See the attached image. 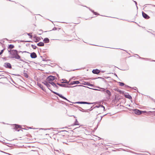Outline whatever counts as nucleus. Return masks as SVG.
Listing matches in <instances>:
<instances>
[{
	"mask_svg": "<svg viewBox=\"0 0 155 155\" xmlns=\"http://www.w3.org/2000/svg\"><path fill=\"white\" fill-rule=\"evenodd\" d=\"M11 54L12 55V56L10 57L11 58H15L20 60L21 61L23 62H25V61L21 58V56L18 54V51L17 50H12V52Z\"/></svg>",
	"mask_w": 155,
	"mask_h": 155,
	"instance_id": "f257e3e1",
	"label": "nucleus"
},
{
	"mask_svg": "<svg viewBox=\"0 0 155 155\" xmlns=\"http://www.w3.org/2000/svg\"><path fill=\"white\" fill-rule=\"evenodd\" d=\"M56 79V78L55 76L50 75L47 78L46 80L48 82H51L52 81H53Z\"/></svg>",
	"mask_w": 155,
	"mask_h": 155,
	"instance_id": "f03ea898",
	"label": "nucleus"
},
{
	"mask_svg": "<svg viewBox=\"0 0 155 155\" xmlns=\"http://www.w3.org/2000/svg\"><path fill=\"white\" fill-rule=\"evenodd\" d=\"M57 84L59 86H61V87H73V86H71V87L68 86V85H66V84H60L58 83H57ZM79 86H82V85H76V86H74V87Z\"/></svg>",
	"mask_w": 155,
	"mask_h": 155,
	"instance_id": "7ed1b4c3",
	"label": "nucleus"
},
{
	"mask_svg": "<svg viewBox=\"0 0 155 155\" xmlns=\"http://www.w3.org/2000/svg\"><path fill=\"white\" fill-rule=\"evenodd\" d=\"M53 93L57 95L58 96L60 97L63 98V99H64L65 100H67L68 101L71 102L69 100H68V99H67L65 97L63 96L61 94H59V93H57L56 92H55V91H52Z\"/></svg>",
	"mask_w": 155,
	"mask_h": 155,
	"instance_id": "20e7f679",
	"label": "nucleus"
},
{
	"mask_svg": "<svg viewBox=\"0 0 155 155\" xmlns=\"http://www.w3.org/2000/svg\"><path fill=\"white\" fill-rule=\"evenodd\" d=\"M133 111L134 112V113L136 114L140 115L142 113V111L137 109H133Z\"/></svg>",
	"mask_w": 155,
	"mask_h": 155,
	"instance_id": "39448f33",
	"label": "nucleus"
},
{
	"mask_svg": "<svg viewBox=\"0 0 155 155\" xmlns=\"http://www.w3.org/2000/svg\"><path fill=\"white\" fill-rule=\"evenodd\" d=\"M3 66L7 68L11 69L12 68L11 64L8 62H5L4 63Z\"/></svg>",
	"mask_w": 155,
	"mask_h": 155,
	"instance_id": "423d86ee",
	"label": "nucleus"
},
{
	"mask_svg": "<svg viewBox=\"0 0 155 155\" xmlns=\"http://www.w3.org/2000/svg\"><path fill=\"white\" fill-rule=\"evenodd\" d=\"M75 104H92L94 103H90L87 102L85 101H78L74 103Z\"/></svg>",
	"mask_w": 155,
	"mask_h": 155,
	"instance_id": "0eeeda50",
	"label": "nucleus"
},
{
	"mask_svg": "<svg viewBox=\"0 0 155 155\" xmlns=\"http://www.w3.org/2000/svg\"><path fill=\"white\" fill-rule=\"evenodd\" d=\"M14 125V127L13 128L16 131H19L20 130L18 129L20 128H21V126L19 125L16 124H15Z\"/></svg>",
	"mask_w": 155,
	"mask_h": 155,
	"instance_id": "6e6552de",
	"label": "nucleus"
},
{
	"mask_svg": "<svg viewBox=\"0 0 155 155\" xmlns=\"http://www.w3.org/2000/svg\"><path fill=\"white\" fill-rule=\"evenodd\" d=\"M105 93L107 94L108 97H107V99H109L110 98L111 96V94L110 91L108 90H106L105 91Z\"/></svg>",
	"mask_w": 155,
	"mask_h": 155,
	"instance_id": "1a4fd4ad",
	"label": "nucleus"
},
{
	"mask_svg": "<svg viewBox=\"0 0 155 155\" xmlns=\"http://www.w3.org/2000/svg\"><path fill=\"white\" fill-rule=\"evenodd\" d=\"M80 83V82L78 81H74L71 82L70 83L68 84L69 85H71L74 84H78Z\"/></svg>",
	"mask_w": 155,
	"mask_h": 155,
	"instance_id": "9d476101",
	"label": "nucleus"
},
{
	"mask_svg": "<svg viewBox=\"0 0 155 155\" xmlns=\"http://www.w3.org/2000/svg\"><path fill=\"white\" fill-rule=\"evenodd\" d=\"M142 15L143 17L146 19H148L150 18L149 16L143 12H142Z\"/></svg>",
	"mask_w": 155,
	"mask_h": 155,
	"instance_id": "9b49d317",
	"label": "nucleus"
},
{
	"mask_svg": "<svg viewBox=\"0 0 155 155\" xmlns=\"http://www.w3.org/2000/svg\"><path fill=\"white\" fill-rule=\"evenodd\" d=\"M30 57L32 58H37V55L35 52H33L31 53Z\"/></svg>",
	"mask_w": 155,
	"mask_h": 155,
	"instance_id": "f8f14e48",
	"label": "nucleus"
},
{
	"mask_svg": "<svg viewBox=\"0 0 155 155\" xmlns=\"http://www.w3.org/2000/svg\"><path fill=\"white\" fill-rule=\"evenodd\" d=\"M101 71L97 69H93L92 71V72L93 74H98Z\"/></svg>",
	"mask_w": 155,
	"mask_h": 155,
	"instance_id": "ddd939ff",
	"label": "nucleus"
},
{
	"mask_svg": "<svg viewBox=\"0 0 155 155\" xmlns=\"http://www.w3.org/2000/svg\"><path fill=\"white\" fill-rule=\"evenodd\" d=\"M49 83L51 84L54 87L56 88L57 89H58L59 88L53 82H49Z\"/></svg>",
	"mask_w": 155,
	"mask_h": 155,
	"instance_id": "4468645a",
	"label": "nucleus"
},
{
	"mask_svg": "<svg viewBox=\"0 0 155 155\" xmlns=\"http://www.w3.org/2000/svg\"><path fill=\"white\" fill-rule=\"evenodd\" d=\"M37 85L43 91H45V87H44L43 85H41V84L37 83Z\"/></svg>",
	"mask_w": 155,
	"mask_h": 155,
	"instance_id": "2eb2a0df",
	"label": "nucleus"
},
{
	"mask_svg": "<svg viewBox=\"0 0 155 155\" xmlns=\"http://www.w3.org/2000/svg\"><path fill=\"white\" fill-rule=\"evenodd\" d=\"M124 97L126 98L131 100L132 99V97L129 94H124Z\"/></svg>",
	"mask_w": 155,
	"mask_h": 155,
	"instance_id": "dca6fc26",
	"label": "nucleus"
},
{
	"mask_svg": "<svg viewBox=\"0 0 155 155\" xmlns=\"http://www.w3.org/2000/svg\"><path fill=\"white\" fill-rule=\"evenodd\" d=\"M74 106L76 107L77 108H80V109H79V110L80 111H81L82 112H86V111L85 110V109H82V108H81V107L78 106L74 105Z\"/></svg>",
	"mask_w": 155,
	"mask_h": 155,
	"instance_id": "f3484780",
	"label": "nucleus"
},
{
	"mask_svg": "<svg viewBox=\"0 0 155 155\" xmlns=\"http://www.w3.org/2000/svg\"><path fill=\"white\" fill-rule=\"evenodd\" d=\"M43 41L45 43H49L50 41L48 38H46L44 39Z\"/></svg>",
	"mask_w": 155,
	"mask_h": 155,
	"instance_id": "a211bd4d",
	"label": "nucleus"
},
{
	"mask_svg": "<svg viewBox=\"0 0 155 155\" xmlns=\"http://www.w3.org/2000/svg\"><path fill=\"white\" fill-rule=\"evenodd\" d=\"M50 84L49 83V82H48V83L47 84V85L46 86L48 87V88L53 93L52 91H54L51 89V88L50 87H51V85H50Z\"/></svg>",
	"mask_w": 155,
	"mask_h": 155,
	"instance_id": "6ab92c4d",
	"label": "nucleus"
},
{
	"mask_svg": "<svg viewBox=\"0 0 155 155\" xmlns=\"http://www.w3.org/2000/svg\"><path fill=\"white\" fill-rule=\"evenodd\" d=\"M37 45L38 46H44V43L42 42H40L37 44Z\"/></svg>",
	"mask_w": 155,
	"mask_h": 155,
	"instance_id": "aec40b11",
	"label": "nucleus"
},
{
	"mask_svg": "<svg viewBox=\"0 0 155 155\" xmlns=\"http://www.w3.org/2000/svg\"><path fill=\"white\" fill-rule=\"evenodd\" d=\"M14 47V46L12 44H10V45H8V49H12V48H13Z\"/></svg>",
	"mask_w": 155,
	"mask_h": 155,
	"instance_id": "412c9836",
	"label": "nucleus"
},
{
	"mask_svg": "<svg viewBox=\"0 0 155 155\" xmlns=\"http://www.w3.org/2000/svg\"><path fill=\"white\" fill-rule=\"evenodd\" d=\"M33 38L35 39V42H37L39 41V40L38 39V38L37 37V36L36 35H34Z\"/></svg>",
	"mask_w": 155,
	"mask_h": 155,
	"instance_id": "4be33fe9",
	"label": "nucleus"
},
{
	"mask_svg": "<svg viewBox=\"0 0 155 155\" xmlns=\"http://www.w3.org/2000/svg\"><path fill=\"white\" fill-rule=\"evenodd\" d=\"M74 125H79V123L77 120V119L76 118H75V121L74 122Z\"/></svg>",
	"mask_w": 155,
	"mask_h": 155,
	"instance_id": "5701e85b",
	"label": "nucleus"
},
{
	"mask_svg": "<svg viewBox=\"0 0 155 155\" xmlns=\"http://www.w3.org/2000/svg\"><path fill=\"white\" fill-rule=\"evenodd\" d=\"M86 84L88 86H91L93 87H95V86L93 84H91L90 83L88 82H87Z\"/></svg>",
	"mask_w": 155,
	"mask_h": 155,
	"instance_id": "b1692460",
	"label": "nucleus"
},
{
	"mask_svg": "<svg viewBox=\"0 0 155 155\" xmlns=\"http://www.w3.org/2000/svg\"><path fill=\"white\" fill-rule=\"evenodd\" d=\"M23 75L25 78H28L29 77L28 75L26 73L24 72Z\"/></svg>",
	"mask_w": 155,
	"mask_h": 155,
	"instance_id": "393cba45",
	"label": "nucleus"
},
{
	"mask_svg": "<svg viewBox=\"0 0 155 155\" xmlns=\"http://www.w3.org/2000/svg\"><path fill=\"white\" fill-rule=\"evenodd\" d=\"M118 83L119 84V85L120 86H123L125 85V84L123 82H119Z\"/></svg>",
	"mask_w": 155,
	"mask_h": 155,
	"instance_id": "a878e982",
	"label": "nucleus"
},
{
	"mask_svg": "<svg viewBox=\"0 0 155 155\" xmlns=\"http://www.w3.org/2000/svg\"><path fill=\"white\" fill-rule=\"evenodd\" d=\"M70 80L69 81H62V82H61V83L67 84L68 85V84H69V83L70 82Z\"/></svg>",
	"mask_w": 155,
	"mask_h": 155,
	"instance_id": "bb28decb",
	"label": "nucleus"
},
{
	"mask_svg": "<svg viewBox=\"0 0 155 155\" xmlns=\"http://www.w3.org/2000/svg\"><path fill=\"white\" fill-rule=\"evenodd\" d=\"M27 35L29 36L30 38H31L32 37V33H26Z\"/></svg>",
	"mask_w": 155,
	"mask_h": 155,
	"instance_id": "cd10ccee",
	"label": "nucleus"
},
{
	"mask_svg": "<svg viewBox=\"0 0 155 155\" xmlns=\"http://www.w3.org/2000/svg\"><path fill=\"white\" fill-rule=\"evenodd\" d=\"M100 89L101 90H100V91H102V92H105L106 89H105V88H100Z\"/></svg>",
	"mask_w": 155,
	"mask_h": 155,
	"instance_id": "c85d7f7f",
	"label": "nucleus"
},
{
	"mask_svg": "<svg viewBox=\"0 0 155 155\" xmlns=\"http://www.w3.org/2000/svg\"><path fill=\"white\" fill-rule=\"evenodd\" d=\"M21 42H33V41H24L21 40L20 41Z\"/></svg>",
	"mask_w": 155,
	"mask_h": 155,
	"instance_id": "c756f323",
	"label": "nucleus"
},
{
	"mask_svg": "<svg viewBox=\"0 0 155 155\" xmlns=\"http://www.w3.org/2000/svg\"><path fill=\"white\" fill-rule=\"evenodd\" d=\"M48 82L47 81H45L44 82H42V83L44 84V85H45L46 86L47 85V84H48Z\"/></svg>",
	"mask_w": 155,
	"mask_h": 155,
	"instance_id": "7c9ffc66",
	"label": "nucleus"
},
{
	"mask_svg": "<svg viewBox=\"0 0 155 155\" xmlns=\"http://www.w3.org/2000/svg\"><path fill=\"white\" fill-rule=\"evenodd\" d=\"M114 90L120 93V90H119L117 88H115L114 89Z\"/></svg>",
	"mask_w": 155,
	"mask_h": 155,
	"instance_id": "2f4dec72",
	"label": "nucleus"
},
{
	"mask_svg": "<svg viewBox=\"0 0 155 155\" xmlns=\"http://www.w3.org/2000/svg\"><path fill=\"white\" fill-rule=\"evenodd\" d=\"M67 132V131L65 130H61V131L59 132L58 133V135H61V134H59L61 133V132Z\"/></svg>",
	"mask_w": 155,
	"mask_h": 155,
	"instance_id": "473e14b6",
	"label": "nucleus"
},
{
	"mask_svg": "<svg viewBox=\"0 0 155 155\" xmlns=\"http://www.w3.org/2000/svg\"><path fill=\"white\" fill-rule=\"evenodd\" d=\"M31 46L34 49H35L37 48V46L34 45H31Z\"/></svg>",
	"mask_w": 155,
	"mask_h": 155,
	"instance_id": "72a5a7b5",
	"label": "nucleus"
},
{
	"mask_svg": "<svg viewBox=\"0 0 155 155\" xmlns=\"http://www.w3.org/2000/svg\"><path fill=\"white\" fill-rule=\"evenodd\" d=\"M97 78H101L102 80L103 81H104V80H105V79L104 78H102V77H98V78H95L94 79H97Z\"/></svg>",
	"mask_w": 155,
	"mask_h": 155,
	"instance_id": "f704fd0d",
	"label": "nucleus"
},
{
	"mask_svg": "<svg viewBox=\"0 0 155 155\" xmlns=\"http://www.w3.org/2000/svg\"><path fill=\"white\" fill-rule=\"evenodd\" d=\"M92 107H90L88 106H87L85 107V108L86 109H88L90 108H92Z\"/></svg>",
	"mask_w": 155,
	"mask_h": 155,
	"instance_id": "c9c22d12",
	"label": "nucleus"
},
{
	"mask_svg": "<svg viewBox=\"0 0 155 155\" xmlns=\"http://www.w3.org/2000/svg\"><path fill=\"white\" fill-rule=\"evenodd\" d=\"M91 108H89L88 109H85V110L86 111V112H87V110H89V111H91V110H92L93 109H94L92 108V109H91Z\"/></svg>",
	"mask_w": 155,
	"mask_h": 155,
	"instance_id": "e433bc0d",
	"label": "nucleus"
},
{
	"mask_svg": "<svg viewBox=\"0 0 155 155\" xmlns=\"http://www.w3.org/2000/svg\"><path fill=\"white\" fill-rule=\"evenodd\" d=\"M87 87L89 88H90L88 87ZM90 89H91V88H90ZM91 89H93L95 91H100V90L97 89H95V88H91Z\"/></svg>",
	"mask_w": 155,
	"mask_h": 155,
	"instance_id": "4c0bfd02",
	"label": "nucleus"
},
{
	"mask_svg": "<svg viewBox=\"0 0 155 155\" xmlns=\"http://www.w3.org/2000/svg\"><path fill=\"white\" fill-rule=\"evenodd\" d=\"M1 152H2V153H6V154H8V155H12V154H10V153H6V152H4V151H1Z\"/></svg>",
	"mask_w": 155,
	"mask_h": 155,
	"instance_id": "58836bf2",
	"label": "nucleus"
},
{
	"mask_svg": "<svg viewBox=\"0 0 155 155\" xmlns=\"http://www.w3.org/2000/svg\"><path fill=\"white\" fill-rule=\"evenodd\" d=\"M119 93H120V94H124V92L123 91H122L120 90V91Z\"/></svg>",
	"mask_w": 155,
	"mask_h": 155,
	"instance_id": "ea45409f",
	"label": "nucleus"
},
{
	"mask_svg": "<svg viewBox=\"0 0 155 155\" xmlns=\"http://www.w3.org/2000/svg\"><path fill=\"white\" fill-rule=\"evenodd\" d=\"M40 57L42 58V60L43 61H47V60L43 58L42 56H40Z\"/></svg>",
	"mask_w": 155,
	"mask_h": 155,
	"instance_id": "a19ab883",
	"label": "nucleus"
},
{
	"mask_svg": "<svg viewBox=\"0 0 155 155\" xmlns=\"http://www.w3.org/2000/svg\"><path fill=\"white\" fill-rule=\"evenodd\" d=\"M100 107L99 105H96L95 107H94L93 108V109H94L95 108H99Z\"/></svg>",
	"mask_w": 155,
	"mask_h": 155,
	"instance_id": "79ce46f5",
	"label": "nucleus"
},
{
	"mask_svg": "<svg viewBox=\"0 0 155 155\" xmlns=\"http://www.w3.org/2000/svg\"><path fill=\"white\" fill-rule=\"evenodd\" d=\"M99 106H100V107H103L104 108V110L105 109V107L103 105H99Z\"/></svg>",
	"mask_w": 155,
	"mask_h": 155,
	"instance_id": "37998d69",
	"label": "nucleus"
},
{
	"mask_svg": "<svg viewBox=\"0 0 155 155\" xmlns=\"http://www.w3.org/2000/svg\"><path fill=\"white\" fill-rule=\"evenodd\" d=\"M8 50L9 53L11 54L12 52V50H11L10 49V50H8Z\"/></svg>",
	"mask_w": 155,
	"mask_h": 155,
	"instance_id": "c03bdc74",
	"label": "nucleus"
},
{
	"mask_svg": "<svg viewBox=\"0 0 155 155\" xmlns=\"http://www.w3.org/2000/svg\"><path fill=\"white\" fill-rule=\"evenodd\" d=\"M124 85L125 86V87H128V88H131V87H130V86H128V85H125H125Z\"/></svg>",
	"mask_w": 155,
	"mask_h": 155,
	"instance_id": "a18cd8bd",
	"label": "nucleus"
},
{
	"mask_svg": "<svg viewBox=\"0 0 155 155\" xmlns=\"http://www.w3.org/2000/svg\"><path fill=\"white\" fill-rule=\"evenodd\" d=\"M93 14H94L95 15H99V14L97 13L96 12H94V13Z\"/></svg>",
	"mask_w": 155,
	"mask_h": 155,
	"instance_id": "49530a36",
	"label": "nucleus"
},
{
	"mask_svg": "<svg viewBox=\"0 0 155 155\" xmlns=\"http://www.w3.org/2000/svg\"><path fill=\"white\" fill-rule=\"evenodd\" d=\"M57 30V28H56V27H54V28H53L52 30H54H54Z\"/></svg>",
	"mask_w": 155,
	"mask_h": 155,
	"instance_id": "de8ad7c7",
	"label": "nucleus"
},
{
	"mask_svg": "<svg viewBox=\"0 0 155 155\" xmlns=\"http://www.w3.org/2000/svg\"><path fill=\"white\" fill-rule=\"evenodd\" d=\"M134 2H135V3L136 5L137 8V9H138V7L137 6V2L135 1H134Z\"/></svg>",
	"mask_w": 155,
	"mask_h": 155,
	"instance_id": "09e8293b",
	"label": "nucleus"
},
{
	"mask_svg": "<svg viewBox=\"0 0 155 155\" xmlns=\"http://www.w3.org/2000/svg\"><path fill=\"white\" fill-rule=\"evenodd\" d=\"M0 142L4 144H5L6 143H7L3 142V141H1L0 140Z\"/></svg>",
	"mask_w": 155,
	"mask_h": 155,
	"instance_id": "8fccbe9b",
	"label": "nucleus"
},
{
	"mask_svg": "<svg viewBox=\"0 0 155 155\" xmlns=\"http://www.w3.org/2000/svg\"><path fill=\"white\" fill-rule=\"evenodd\" d=\"M21 53H29V52H28L26 51H21Z\"/></svg>",
	"mask_w": 155,
	"mask_h": 155,
	"instance_id": "3c124183",
	"label": "nucleus"
},
{
	"mask_svg": "<svg viewBox=\"0 0 155 155\" xmlns=\"http://www.w3.org/2000/svg\"><path fill=\"white\" fill-rule=\"evenodd\" d=\"M132 89H134V90H137V87H132Z\"/></svg>",
	"mask_w": 155,
	"mask_h": 155,
	"instance_id": "603ef678",
	"label": "nucleus"
},
{
	"mask_svg": "<svg viewBox=\"0 0 155 155\" xmlns=\"http://www.w3.org/2000/svg\"><path fill=\"white\" fill-rule=\"evenodd\" d=\"M13 75L16 76H20V75L19 74H13Z\"/></svg>",
	"mask_w": 155,
	"mask_h": 155,
	"instance_id": "864d4df0",
	"label": "nucleus"
},
{
	"mask_svg": "<svg viewBox=\"0 0 155 155\" xmlns=\"http://www.w3.org/2000/svg\"><path fill=\"white\" fill-rule=\"evenodd\" d=\"M90 11H91L93 13H94V11L92 9L90 10Z\"/></svg>",
	"mask_w": 155,
	"mask_h": 155,
	"instance_id": "5fc2aeb1",
	"label": "nucleus"
},
{
	"mask_svg": "<svg viewBox=\"0 0 155 155\" xmlns=\"http://www.w3.org/2000/svg\"><path fill=\"white\" fill-rule=\"evenodd\" d=\"M95 87L96 88H99V89H100V88H101V87H98V86H96Z\"/></svg>",
	"mask_w": 155,
	"mask_h": 155,
	"instance_id": "6e6d98bb",
	"label": "nucleus"
},
{
	"mask_svg": "<svg viewBox=\"0 0 155 155\" xmlns=\"http://www.w3.org/2000/svg\"><path fill=\"white\" fill-rule=\"evenodd\" d=\"M85 7H86L87 8H88L89 10L90 11V10H91V9L90 8L87 7L86 6H85Z\"/></svg>",
	"mask_w": 155,
	"mask_h": 155,
	"instance_id": "4d7b16f0",
	"label": "nucleus"
},
{
	"mask_svg": "<svg viewBox=\"0 0 155 155\" xmlns=\"http://www.w3.org/2000/svg\"><path fill=\"white\" fill-rule=\"evenodd\" d=\"M30 45V44L28 43V44H26V46H28L29 45Z\"/></svg>",
	"mask_w": 155,
	"mask_h": 155,
	"instance_id": "13d9d810",
	"label": "nucleus"
},
{
	"mask_svg": "<svg viewBox=\"0 0 155 155\" xmlns=\"http://www.w3.org/2000/svg\"><path fill=\"white\" fill-rule=\"evenodd\" d=\"M3 58L4 60H6V58L5 57H4V58Z\"/></svg>",
	"mask_w": 155,
	"mask_h": 155,
	"instance_id": "bf43d9fd",
	"label": "nucleus"
},
{
	"mask_svg": "<svg viewBox=\"0 0 155 155\" xmlns=\"http://www.w3.org/2000/svg\"><path fill=\"white\" fill-rule=\"evenodd\" d=\"M135 153L136 154H139V155H142V154H142V153Z\"/></svg>",
	"mask_w": 155,
	"mask_h": 155,
	"instance_id": "052dcab7",
	"label": "nucleus"
},
{
	"mask_svg": "<svg viewBox=\"0 0 155 155\" xmlns=\"http://www.w3.org/2000/svg\"><path fill=\"white\" fill-rule=\"evenodd\" d=\"M104 81V82H105V83H106V84H107V81L106 80H105Z\"/></svg>",
	"mask_w": 155,
	"mask_h": 155,
	"instance_id": "680f3d73",
	"label": "nucleus"
},
{
	"mask_svg": "<svg viewBox=\"0 0 155 155\" xmlns=\"http://www.w3.org/2000/svg\"><path fill=\"white\" fill-rule=\"evenodd\" d=\"M62 81H67V80H66V79H64V80L63 79H62Z\"/></svg>",
	"mask_w": 155,
	"mask_h": 155,
	"instance_id": "e2e57ef3",
	"label": "nucleus"
},
{
	"mask_svg": "<svg viewBox=\"0 0 155 155\" xmlns=\"http://www.w3.org/2000/svg\"><path fill=\"white\" fill-rule=\"evenodd\" d=\"M70 116V117L73 116V117H74V118H76V117H75V116H74V115L70 116Z\"/></svg>",
	"mask_w": 155,
	"mask_h": 155,
	"instance_id": "0e129e2a",
	"label": "nucleus"
},
{
	"mask_svg": "<svg viewBox=\"0 0 155 155\" xmlns=\"http://www.w3.org/2000/svg\"><path fill=\"white\" fill-rule=\"evenodd\" d=\"M142 113H146L147 111H142Z\"/></svg>",
	"mask_w": 155,
	"mask_h": 155,
	"instance_id": "69168bd1",
	"label": "nucleus"
},
{
	"mask_svg": "<svg viewBox=\"0 0 155 155\" xmlns=\"http://www.w3.org/2000/svg\"><path fill=\"white\" fill-rule=\"evenodd\" d=\"M114 75L116 76L117 77V74H116L114 73Z\"/></svg>",
	"mask_w": 155,
	"mask_h": 155,
	"instance_id": "338daca9",
	"label": "nucleus"
},
{
	"mask_svg": "<svg viewBox=\"0 0 155 155\" xmlns=\"http://www.w3.org/2000/svg\"><path fill=\"white\" fill-rule=\"evenodd\" d=\"M21 52V51H18V54H19V53Z\"/></svg>",
	"mask_w": 155,
	"mask_h": 155,
	"instance_id": "774afa93",
	"label": "nucleus"
}]
</instances>
